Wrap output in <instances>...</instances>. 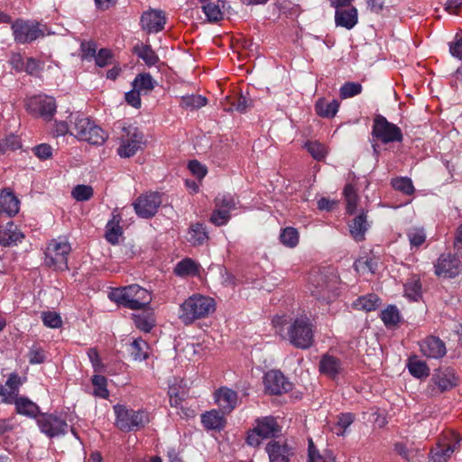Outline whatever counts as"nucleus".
<instances>
[{"label":"nucleus","mask_w":462,"mask_h":462,"mask_svg":"<svg viewBox=\"0 0 462 462\" xmlns=\"http://www.w3.org/2000/svg\"><path fill=\"white\" fill-rule=\"evenodd\" d=\"M339 104L337 100L328 102L324 98L317 101L315 109L319 116L323 117H333L338 111Z\"/></svg>","instance_id":"4c0bfd02"},{"label":"nucleus","mask_w":462,"mask_h":462,"mask_svg":"<svg viewBox=\"0 0 462 462\" xmlns=\"http://www.w3.org/2000/svg\"><path fill=\"white\" fill-rule=\"evenodd\" d=\"M404 296L413 301H418L421 298V283L418 277L412 276L406 282Z\"/></svg>","instance_id":"ea45409f"},{"label":"nucleus","mask_w":462,"mask_h":462,"mask_svg":"<svg viewBox=\"0 0 462 462\" xmlns=\"http://www.w3.org/2000/svg\"><path fill=\"white\" fill-rule=\"evenodd\" d=\"M120 216L113 214L112 219L108 221L106 226V238L109 243L113 245L118 243L119 237L123 234L122 228L120 226Z\"/></svg>","instance_id":"f704fd0d"},{"label":"nucleus","mask_w":462,"mask_h":462,"mask_svg":"<svg viewBox=\"0 0 462 462\" xmlns=\"http://www.w3.org/2000/svg\"><path fill=\"white\" fill-rule=\"evenodd\" d=\"M26 110L32 116H41L45 120H51L56 112V102L52 97L34 96L26 102Z\"/></svg>","instance_id":"f8f14e48"},{"label":"nucleus","mask_w":462,"mask_h":462,"mask_svg":"<svg viewBox=\"0 0 462 462\" xmlns=\"http://www.w3.org/2000/svg\"><path fill=\"white\" fill-rule=\"evenodd\" d=\"M207 104L206 97L200 95H190L182 97L180 106L189 109H198L204 106Z\"/></svg>","instance_id":"3c124183"},{"label":"nucleus","mask_w":462,"mask_h":462,"mask_svg":"<svg viewBox=\"0 0 462 462\" xmlns=\"http://www.w3.org/2000/svg\"><path fill=\"white\" fill-rule=\"evenodd\" d=\"M13 403L15 405V411L18 414L36 418L40 413L39 406L27 397L18 396L14 399Z\"/></svg>","instance_id":"c756f323"},{"label":"nucleus","mask_w":462,"mask_h":462,"mask_svg":"<svg viewBox=\"0 0 462 462\" xmlns=\"http://www.w3.org/2000/svg\"><path fill=\"white\" fill-rule=\"evenodd\" d=\"M29 362L32 365H39L45 361L46 356L42 348L33 346L28 353Z\"/></svg>","instance_id":"bf43d9fd"},{"label":"nucleus","mask_w":462,"mask_h":462,"mask_svg":"<svg viewBox=\"0 0 462 462\" xmlns=\"http://www.w3.org/2000/svg\"><path fill=\"white\" fill-rule=\"evenodd\" d=\"M305 148L317 161L323 160L328 153L327 147L323 143L317 141L307 142L305 143Z\"/></svg>","instance_id":"8fccbe9b"},{"label":"nucleus","mask_w":462,"mask_h":462,"mask_svg":"<svg viewBox=\"0 0 462 462\" xmlns=\"http://www.w3.org/2000/svg\"><path fill=\"white\" fill-rule=\"evenodd\" d=\"M208 239V235L203 224L195 223L189 226L188 240L192 245H201Z\"/></svg>","instance_id":"72a5a7b5"},{"label":"nucleus","mask_w":462,"mask_h":462,"mask_svg":"<svg viewBox=\"0 0 462 462\" xmlns=\"http://www.w3.org/2000/svg\"><path fill=\"white\" fill-rule=\"evenodd\" d=\"M214 398L221 411L225 413L231 412L237 405V393L227 387H221L217 390Z\"/></svg>","instance_id":"412c9836"},{"label":"nucleus","mask_w":462,"mask_h":462,"mask_svg":"<svg viewBox=\"0 0 462 462\" xmlns=\"http://www.w3.org/2000/svg\"><path fill=\"white\" fill-rule=\"evenodd\" d=\"M449 52L450 54L457 58L459 60L462 59V37L459 35H456L455 39L452 42L449 43Z\"/></svg>","instance_id":"774afa93"},{"label":"nucleus","mask_w":462,"mask_h":462,"mask_svg":"<svg viewBox=\"0 0 462 462\" xmlns=\"http://www.w3.org/2000/svg\"><path fill=\"white\" fill-rule=\"evenodd\" d=\"M393 187L406 195H411L414 191V187L411 179L406 177L396 178L392 180Z\"/></svg>","instance_id":"864d4df0"},{"label":"nucleus","mask_w":462,"mask_h":462,"mask_svg":"<svg viewBox=\"0 0 462 462\" xmlns=\"http://www.w3.org/2000/svg\"><path fill=\"white\" fill-rule=\"evenodd\" d=\"M199 265L190 258H185L179 262L175 268L174 273L178 276H194L199 273Z\"/></svg>","instance_id":"e433bc0d"},{"label":"nucleus","mask_w":462,"mask_h":462,"mask_svg":"<svg viewBox=\"0 0 462 462\" xmlns=\"http://www.w3.org/2000/svg\"><path fill=\"white\" fill-rule=\"evenodd\" d=\"M215 209L213 210L210 222L215 226L226 225L230 219V211L236 207L235 198L230 194H219L216 197Z\"/></svg>","instance_id":"9b49d317"},{"label":"nucleus","mask_w":462,"mask_h":462,"mask_svg":"<svg viewBox=\"0 0 462 462\" xmlns=\"http://www.w3.org/2000/svg\"><path fill=\"white\" fill-rule=\"evenodd\" d=\"M166 18L162 11L151 10L143 14L141 23L143 30L149 33L162 31L164 27Z\"/></svg>","instance_id":"5701e85b"},{"label":"nucleus","mask_w":462,"mask_h":462,"mask_svg":"<svg viewBox=\"0 0 462 462\" xmlns=\"http://www.w3.org/2000/svg\"><path fill=\"white\" fill-rule=\"evenodd\" d=\"M411 247H420L426 241V234L422 227H411L407 232Z\"/></svg>","instance_id":"09e8293b"},{"label":"nucleus","mask_w":462,"mask_h":462,"mask_svg":"<svg viewBox=\"0 0 462 462\" xmlns=\"http://www.w3.org/2000/svg\"><path fill=\"white\" fill-rule=\"evenodd\" d=\"M319 371L331 378H335L341 373L342 364L337 357L325 355L320 359Z\"/></svg>","instance_id":"7c9ffc66"},{"label":"nucleus","mask_w":462,"mask_h":462,"mask_svg":"<svg viewBox=\"0 0 462 462\" xmlns=\"http://www.w3.org/2000/svg\"><path fill=\"white\" fill-rule=\"evenodd\" d=\"M133 88L141 93H147L153 89L154 80L149 73H141L134 79Z\"/></svg>","instance_id":"79ce46f5"},{"label":"nucleus","mask_w":462,"mask_h":462,"mask_svg":"<svg viewBox=\"0 0 462 462\" xmlns=\"http://www.w3.org/2000/svg\"><path fill=\"white\" fill-rule=\"evenodd\" d=\"M20 209L19 199L6 189L2 190L0 193V215H6L7 217H14Z\"/></svg>","instance_id":"bb28decb"},{"label":"nucleus","mask_w":462,"mask_h":462,"mask_svg":"<svg viewBox=\"0 0 462 462\" xmlns=\"http://www.w3.org/2000/svg\"><path fill=\"white\" fill-rule=\"evenodd\" d=\"M24 380L17 374H11L5 385H1L0 396L5 403H13L14 399L18 397L20 386Z\"/></svg>","instance_id":"b1692460"},{"label":"nucleus","mask_w":462,"mask_h":462,"mask_svg":"<svg viewBox=\"0 0 462 462\" xmlns=\"http://www.w3.org/2000/svg\"><path fill=\"white\" fill-rule=\"evenodd\" d=\"M344 196L346 201V212L352 215L356 209L358 200L356 190L352 184L346 185L344 189Z\"/></svg>","instance_id":"de8ad7c7"},{"label":"nucleus","mask_w":462,"mask_h":462,"mask_svg":"<svg viewBox=\"0 0 462 462\" xmlns=\"http://www.w3.org/2000/svg\"><path fill=\"white\" fill-rule=\"evenodd\" d=\"M280 432L281 427L274 417L258 418L255 420V426L248 431L245 441L251 447H258L263 439L275 438Z\"/></svg>","instance_id":"423d86ee"},{"label":"nucleus","mask_w":462,"mask_h":462,"mask_svg":"<svg viewBox=\"0 0 462 462\" xmlns=\"http://www.w3.org/2000/svg\"><path fill=\"white\" fill-rule=\"evenodd\" d=\"M224 412L217 410L207 411L201 416V422L207 430H221L225 428L226 420Z\"/></svg>","instance_id":"c85d7f7f"},{"label":"nucleus","mask_w":462,"mask_h":462,"mask_svg":"<svg viewBox=\"0 0 462 462\" xmlns=\"http://www.w3.org/2000/svg\"><path fill=\"white\" fill-rule=\"evenodd\" d=\"M357 22L358 12L354 6L346 9L340 8L335 12V23L337 26L351 30L356 25Z\"/></svg>","instance_id":"a878e982"},{"label":"nucleus","mask_w":462,"mask_h":462,"mask_svg":"<svg viewBox=\"0 0 462 462\" xmlns=\"http://www.w3.org/2000/svg\"><path fill=\"white\" fill-rule=\"evenodd\" d=\"M182 381L174 379V383L169 384L168 394L170 397V403L172 407H179L181 405L185 397V390L181 385Z\"/></svg>","instance_id":"58836bf2"},{"label":"nucleus","mask_w":462,"mask_h":462,"mask_svg":"<svg viewBox=\"0 0 462 462\" xmlns=\"http://www.w3.org/2000/svg\"><path fill=\"white\" fill-rule=\"evenodd\" d=\"M355 416L352 413H342L338 417L337 425L334 428L337 436H344L346 429L353 423Z\"/></svg>","instance_id":"603ef678"},{"label":"nucleus","mask_w":462,"mask_h":462,"mask_svg":"<svg viewBox=\"0 0 462 462\" xmlns=\"http://www.w3.org/2000/svg\"><path fill=\"white\" fill-rule=\"evenodd\" d=\"M272 323L276 333L297 348L308 349L314 343L315 326L306 314H300L294 319H290L285 314L275 315Z\"/></svg>","instance_id":"f257e3e1"},{"label":"nucleus","mask_w":462,"mask_h":462,"mask_svg":"<svg viewBox=\"0 0 462 462\" xmlns=\"http://www.w3.org/2000/svg\"><path fill=\"white\" fill-rule=\"evenodd\" d=\"M379 306V298L375 294L359 297L353 302V307L359 310L372 311Z\"/></svg>","instance_id":"a19ab883"},{"label":"nucleus","mask_w":462,"mask_h":462,"mask_svg":"<svg viewBox=\"0 0 462 462\" xmlns=\"http://www.w3.org/2000/svg\"><path fill=\"white\" fill-rule=\"evenodd\" d=\"M134 51L147 66H153L159 61L158 55L150 45L138 43L134 47Z\"/></svg>","instance_id":"c9c22d12"},{"label":"nucleus","mask_w":462,"mask_h":462,"mask_svg":"<svg viewBox=\"0 0 462 462\" xmlns=\"http://www.w3.org/2000/svg\"><path fill=\"white\" fill-rule=\"evenodd\" d=\"M96 64L98 67H106L111 63L112 52L107 49L99 50L98 53L95 57Z\"/></svg>","instance_id":"e2e57ef3"},{"label":"nucleus","mask_w":462,"mask_h":462,"mask_svg":"<svg viewBox=\"0 0 462 462\" xmlns=\"http://www.w3.org/2000/svg\"><path fill=\"white\" fill-rule=\"evenodd\" d=\"M381 318L386 326L395 325L400 319L399 310L395 306H389L382 311Z\"/></svg>","instance_id":"6e6d98bb"},{"label":"nucleus","mask_w":462,"mask_h":462,"mask_svg":"<svg viewBox=\"0 0 462 462\" xmlns=\"http://www.w3.org/2000/svg\"><path fill=\"white\" fill-rule=\"evenodd\" d=\"M270 462H290L294 455L293 448L283 440L273 439L265 447Z\"/></svg>","instance_id":"6ab92c4d"},{"label":"nucleus","mask_w":462,"mask_h":462,"mask_svg":"<svg viewBox=\"0 0 462 462\" xmlns=\"http://www.w3.org/2000/svg\"><path fill=\"white\" fill-rule=\"evenodd\" d=\"M434 267L435 273L444 278H453L458 275L462 270L460 260L451 254H441Z\"/></svg>","instance_id":"a211bd4d"},{"label":"nucleus","mask_w":462,"mask_h":462,"mask_svg":"<svg viewBox=\"0 0 462 462\" xmlns=\"http://www.w3.org/2000/svg\"><path fill=\"white\" fill-rule=\"evenodd\" d=\"M1 141L3 142L5 152H6L9 150L15 151L21 148V141L17 135L10 134Z\"/></svg>","instance_id":"680f3d73"},{"label":"nucleus","mask_w":462,"mask_h":462,"mask_svg":"<svg viewBox=\"0 0 462 462\" xmlns=\"http://www.w3.org/2000/svg\"><path fill=\"white\" fill-rule=\"evenodd\" d=\"M216 309L215 300L202 294H193L180 306L179 319L185 325L204 319L213 313Z\"/></svg>","instance_id":"f03ea898"},{"label":"nucleus","mask_w":462,"mask_h":462,"mask_svg":"<svg viewBox=\"0 0 462 462\" xmlns=\"http://www.w3.org/2000/svg\"><path fill=\"white\" fill-rule=\"evenodd\" d=\"M420 349L428 358L439 359L446 355V346L436 337H428L420 343Z\"/></svg>","instance_id":"aec40b11"},{"label":"nucleus","mask_w":462,"mask_h":462,"mask_svg":"<svg viewBox=\"0 0 462 462\" xmlns=\"http://www.w3.org/2000/svg\"><path fill=\"white\" fill-rule=\"evenodd\" d=\"M81 57L83 60H89L92 58L96 57L97 47L96 44L92 42H84L81 43Z\"/></svg>","instance_id":"0e129e2a"},{"label":"nucleus","mask_w":462,"mask_h":462,"mask_svg":"<svg viewBox=\"0 0 462 462\" xmlns=\"http://www.w3.org/2000/svg\"><path fill=\"white\" fill-rule=\"evenodd\" d=\"M24 238L23 234L12 221L0 225V245L5 247L14 246Z\"/></svg>","instance_id":"4be33fe9"},{"label":"nucleus","mask_w":462,"mask_h":462,"mask_svg":"<svg viewBox=\"0 0 462 462\" xmlns=\"http://www.w3.org/2000/svg\"><path fill=\"white\" fill-rule=\"evenodd\" d=\"M149 346L142 338L134 339L130 346V352L136 361H143L148 357Z\"/></svg>","instance_id":"37998d69"},{"label":"nucleus","mask_w":462,"mask_h":462,"mask_svg":"<svg viewBox=\"0 0 462 462\" xmlns=\"http://www.w3.org/2000/svg\"><path fill=\"white\" fill-rule=\"evenodd\" d=\"M299 232L294 227H285L282 230L280 234V241L286 247L294 248L299 244Z\"/></svg>","instance_id":"a18cd8bd"},{"label":"nucleus","mask_w":462,"mask_h":462,"mask_svg":"<svg viewBox=\"0 0 462 462\" xmlns=\"http://www.w3.org/2000/svg\"><path fill=\"white\" fill-rule=\"evenodd\" d=\"M188 168L190 172L199 180H202L208 172L207 167L196 160L190 161L189 162Z\"/></svg>","instance_id":"052dcab7"},{"label":"nucleus","mask_w":462,"mask_h":462,"mask_svg":"<svg viewBox=\"0 0 462 462\" xmlns=\"http://www.w3.org/2000/svg\"><path fill=\"white\" fill-rule=\"evenodd\" d=\"M42 319L43 324L48 328H58L62 324L60 316L56 312H52V311L42 312Z\"/></svg>","instance_id":"13d9d810"},{"label":"nucleus","mask_w":462,"mask_h":462,"mask_svg":"<svg viewBox=\"0 0 462 462\" xmlns=\"http://www.w3.org/2000/svg\"><path fill=\"white\" fill-rule=\"evenodd\" d=\"M108 298L131 310L143 309L152 300L149 291L137 284L113 289L108 293Z\"/></svg>","instance_id":"20e7f679"},{"label":"nucleus","mask_w":462,"mask_h":462,"mask_svg":"<svg viewBox=\"0 0 462 462\" xmlns=\"http://www.w3.org/2000/svg\"><path fill=\"white\" fill-rule=\"evenodd\" d=\"M135 326L142 331L150 332L154 326V319L151 311H144L141 314H133Z\"/></svg>","instance_id":"c03bdc74"},{"label":"nucleus","mask_w":462,"mask_h":462,"mask_svg":"<svg viewBox=\"0 0 462 462\" xmlns=\"http://www.w3.org/2000/svg\"><path fill=\"white\" fill-rule=\"evenodd\" d=\"M362 91V86L356 82H346L340 88V97L344 99L353 97Z\"/></svg>","instance_id":"4d7b16f0"},{"label":"nucleus","mask_w":462,"mask_h":462,"mask_svg":"<svg viewBox=\"0 0 462 462\" xmlns=\"http://www.w3.org/2000/svg\"><path fill=\"white\" fill-rule=\"evenodd\" d=\"M372 134L374 137L381 140L383 143L401 142L402 134L401 129L387 121V119L378 115L374 119Z\"/></svg>","instance_id":"9d476101"},{"label":"nucleus","mask_w":462,"mask_h":462,"mask_svg":"<svg viewBox=\"0 0 462 462\" xmlns=\"http://www.w3.org/2000/svg\"><path fill=\"white\" fill-rule=\"evenodd\" d=\"M11 28L14 41L20 44L32 42L45 35L44 27L34 21L16 20Z\"/></svg>","instance_id":"6e6552de"},{"label":"nucleus","mask_w":462,"mask_h":462,"mask_svg":"<svg viewBox=\"0 0 462 462\" xmlns=\"http://www.w3.org/2000/svg\"><path fill=\"white\" fill-rule=\"evenodd\" d=\"M162 203L157 192H150L140 196L134 203L136 214L143 218H149L155 215Z\"/></svg>","instance_id":"4468645a"},{"label":"nucleus","mask_w":462,"mask_h":462,"mask_svg":"<svg viewBox=\"0 0 462 462\" xmlns=\"http://www.w3.org/2000/svg\"><path fill=\"white\" fill-rule=\"evenodd\" d=\"M201 9L209 23H217L224 17V0H199Z\"/></svg>","instance_id":"393cba45"},{"label":"nucleus","mask_w":462,"mask_h":462,"mask_svg":"<svg viewBox=\"0 0 462 462\" xmlns=\"http://www.w3.org/2000/svg\"><path fill=\"white\" fill-rule=\"evenodd\" d=\"M71 195L77 201H86L93 196V189L88 185H78L72 189Z\"/></svg>","instance_id":"5fc2aeb1"},{"label":"nucleus","mask_w":462,"mask_h":462,"mask_svg":"<svg viewBox=\"0 0 462 462\" xmlns=\"http://www.w3.org/2000/svg\"><path fill=\"white\" fill-rule=\"evenodd\" d=\"M37 422L41 431L51 438L64 435L69 429L63 419L52 414L42 415Z\"/></svg>","instance_id":"f3484780"},{"label":"nucleus","mask_w":462,"mask_h":462,"mask_svg":"<svg viewBox=\"0 0 462 462\" xmlns=\"http://www.w3.org/2000/svg\"><path fill=\"white\" fill-rule=\"evenodd\" d=\"M144 144L143 134L136 127L128 126L123 129L117 153L121 158L134 156Z\"/></svg>","instance_id":"1a4fd4ad"},{"label":"nucleus","mask_w":462,"mask_h":462,"mask_svg":"<svg viewBox=\"0 0 462 462\" xmlns=\"http://www.w3.org/2000/svg\"><path fill=\"white\" fill-rule=\"evenodd\" d=\"M69 122L70 135L75 136L79 141L100 145L107 138L106 133L101 127L79 113L70 114Z\"/></svg>","instance_id":"7ed1b4c3"},{"label":"nucleus","mask_w":462,"mask_h":462,"mask_svg":"<svg viewBox=\"0 0 462 462\" xmlns=\"http://www.w3.org/2000/svg\"><path fill=\"white\" fill-rule=\"evenodd\" d=\"M71 251L69 243L64 238L52 239L45 251V263L56 270L68 268V255Z\"/></svg>","instance_id":"0eeeda50"},{"label":"nucleus","mask_w":462,"mask_h":462,"mask_svg":"<svg viewBox=\"0 0 462 462\" xmlns=\"http://www.w3.org/2000/svg\"><path fill=\"white\" fill-rule=\"evenodd\" d=\"M33 153L41 160H47L52 155V148L47 143H42L33 148Z\"/></svg>","instance_id":"69168bd1"},{"label":"nucleus","mask_w":462,"mask_h":462,"mask_svg":"<svg viewBox=\"0 0 462 462\" xmlns=\"http://www.w3.org/2000/svg\"><path fill=\"white\" fill-rule=\"evenodd\" d=\"M433 383L439 387L440 392L452 389L457 383V377L452 369L439 371L432 375Z\"/></svg>","instance_id":"cd10ccee"},{"label":"nucleus","mask_w":462,"mask_h":462,"mask_svg":"<svg viewBox=\"0 0 462 462\" xmlns=\"http://www.w3.org/2000/svg\"><path fill=\"white\" fill-rule=\"evenodd\" d=\"M407 367L410 374L416 378H425L430 374V368L426 362L420 360L417 356L408 359Z\"/></svg>","instance_id":"473e14b6"},{"label":"nucleus","mask_w":462,"mask_h":462,"mask_svg":"<svg viewBox=\"0 0 462 462\" xmlns=\"http://www.w3.org/2000/svg\"><path fill=\"white\" fill-rule=\"evenodd\" d=\"M312 282H317L316 290L312 293L319 300L328 303L338 295V282L336 275L319 274Z\"/></svg>","instance_id":"ddd939ff"},{"label":"nucleus","mask_w":462,"mask_h":462,"mask_svg":"<svg viewBox=\"0 0 462 462\" xmlns=\"http://www.w3.org/2000/svg\"><path fill=\"white\" fill-rule=\"evenodd\" d=\"M88 356L94 368L95 372H101L103 369V364L100 359L99 354L96 348H89L88 350Z\"/></svg>","instance_id":"338daca9"},{"label":"nucleus","mask_w":462,"mask_h":462,"mask_svg":"<svg viewBox=\"0 0 462 462\" xmlns=\"http://www.w3.org/2000/svg\"><path fill=\"white\" fill-rule=\"evenodd\" d=\"M113 410L116 415V426L122 431L138 430L150 421L149 413L143 410L134 411L122 404H116Z\"/></svg>","instance_id":"39448f33"},{"label":"nucleus","mask_w":462,"mask_h":462,"mask_svg":"<svg viewBox=\"0 0 462 462\" xmlns=\"http://www.w3.org/2000/svg\"><path fill=\"white\" fill-rule=\"evenodd\" d=\"M94 391L93 394L101 399H107L109 397V391L107 389V380L105 376L100 374L93 375L91 379Z\"/></svg>","instance_id":"49530a36"},{"label":"nucleus","mask_w":462,"mask_h":462,"mask_svg":"<svg viewBox=\"0 0 462 462\" xmlns=\"http://www.w3.org/2000/svg\"><path fill=\"white\" fill-rule=\"evenodd\" d=\"M461 438L456 433H449V439L439 442L431 450L432 462H447L451 455L460 447Z\"/></svg>","instance_id":"dca6fc26"},{"label":"nucleus","mask_w":462,"mask_h":462,"mask_svg":"<svg viewBox=\"0 0 462 462\" xmlns=\"http://www.w3.org/2000/svg\"><path fill=\"white\" fill-rule=\"evenodd\" d=\"M263 384L265 392L280 395L288 393L291 389V383L278 370H271L264 374Z\"/></svg>","instance_id":"2eb2a0df"},{"label":"nucleus","mask_w":462,"mask_h":462,"mask_svg":"<svg viewBox=\"0 0 462 462\" xmlns=\"http://www.w3.org/2000/svg\"><path fill=\"white\" fill-rule=\"evenodd\" d=\"M368 227L369 224L366 220V215L362 212L356 216L349 225V231L356 241H361L364 239L365 233L367 231Z\"/></svg>","instance_id":"2f4dec72"}]
</instances>
